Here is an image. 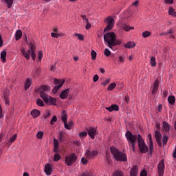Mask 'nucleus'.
<instances>
[{"label":"nucleus","instance_id":"obj_19","mask_svg":"<svg viewBox=\"0 0 176 176\" xmlns=\"http://www.w3.org/2000/svg\"><path fill=\"white\" fill-rule=\"evenodd\" d=\"M105 109H107V111H109V112H112L113 111H119V106H118L117 104H112L109 107H105Z\"/></svg>","mask_w":176,"mask_h":176},{"label":"nucleus","instance_id":"obj_57","mask_svg":"<svg viewBox=\"0 0 176 176\" xmlns=\"http://www.w3.org/2000/svg\"><path fill=\"white\" fill-rule=\"evenodd\" d=\"M138 5H140V1L139 0H136L135 2H133L132 3V6H135V8H137V6H138Z\"/></svg>","mask_w":176,"mask_h":176},{"label":"nucleus","instance_id":"obj_60","mask_svg":"<svg viewBox=\"0 0 176 176\" xmlns=\"http://www.w3.org/2000/svg\"><path fill=\"white\" fill-rule=\"evenodd\" d=\"M86 24H87L85 26L86 30H90V28H91V24H90L89 21L87 22Z\"/></svg>","mask_w":176,"mask_h":176},{"label":"nucleus","instance_id":"obj_30","mask_svg":"<svg viewBox=\"0 0 176 176\" xmlns=\"http://www.w3.org/2000/svg\"><path fill=\"white\" fill-rule=\"evenodd\" d=\"M65 129H67V130H71V127L74 126V122L70 121L69 122L67 123L65 122Z\"/></svg>","mask_w":176,"mask_h":176},{"label":"nucleus","instance_id":"obj_52","mask_svg":"<svg viewBox=\"0 0 176 176\" xmlns=\"http://www.w3.org/2000/svg\"><path fill=\"white\" fill-rule=\"evenodd\" d=\"M164 3H165V5H173L174 0H164Z\"/></svg>","mask_w":176,"mask_h":176},{"label":"nucleus","instance_id":"obj_29","mask_svg":"<svg viewBox=\"0 0 176 176\" xmlns=\"http://www.w3.org/2000/svg\"><path fill=\"white\" fill-rule=\"evenodd\" d=\"M168 101L170 105H174L175 104V97L170 96L168 98Z\"/></svg>","mask_w":176,"mask_h":176},{"label":"nucleus","instance_id":"obj_41","mask_svg":"<svg viewBox=\"0 0 176 176\" xmlns=\"http://www.w3.org/2000/svg\"><path fill=\"white\" fill-rule=\"evenodd\" d=\"M115 87H116V83L115 82L111 83L108 87V90L111 91V90H113Z\"/></svg>","mask_w":176,"mask_h":176},{"label":"nucleus","instance_id":"obj_50","mask_svg":"<svg viewBox=\"0 0 176 176\" xmlns=\"http://www.w3.org/2000/svg\"><path fill=\"white\" fill-rule=\"evenodd\" d=\"M36 104L38 107H43V101L41 99H37L36 100Z\"/></svg>","mask_w":176,"mask_h":176},{"label":"nucleus","instance_id":"obj_32","mask_svg":"<svg viewBox=\"0 0 176 176\" xmlns=\"http://www.w3.org/2000/svg\"><path fill=\"white\" fill-rule=\"evenodd\" d=\"M61 119H62L63 122H64V124H65L67 122V112L65 111H62Z\"/></svg>","mask_w":176,"mask_h":176},{"label":"nucleus","instance_id":"obj_25","mask_svg":"<svg viewBox=\"0 0 176 176\" xmlns=\"http://www.w3.org/2000/svg\"><path fill=\"white\" fill-rule=\"evenodd\" d=\"M65 34L61 32H58V33L52 32L51 36L52 38H59V36H65Z\"/></svg>","mask_w":176,"mask_h":176},{"label":"nucleus","instance_id":"obj_1","mask_svg":"<svg viewBox=\"0 0 176 176\" xmlns=\"http://www.w3.org/2000/svg\"><path fill=\"white\" fill-rule=\"evenodd\" d=\"M126 138L128 141V144L132 148L133 152H135V144L138 142V146L142 153H146L148 152V146L145 144V142L141 135H133L130 131H127L125 134Z\"/></svg>","mask_w":176,"mask_h":176},{"label":"nucleus","instance_id":"obj_44","mask_svg":"<svg viewBox=\"0 0 176 176\" xmlns=\"http://www.w3.org/2000/svg\"><path fill=\"white\" fill-rule=\"evenodd\" d=\"M91 55L92 60H96L97 58V52L94 50H91Z\"/></svg>","mask_w":176,"mask_h":176},{"label":"nucleus","instance_id":"obj_16","mask_svg":"<svg viewBox=\"0 0 176 176\" xmlns=\"http://www.w3.org/2000/svg\"><path fill=\"white\" fill-rule=\"evenodd\" d=\"M138 175V167L134 165L130 170V176H137Z\"/></svg>","mask_w":176,"mask_h":176},{"label":"nucleus","instance_id":"obj_63","mask_svg":"<svg viewBox=\"0 0 176 176\" xmlns=\"http://www.w3.org/2000/svg\"><path fill=\"white\" fill-rule=\"evenodd\" d=\"M167 96H168V91L164 90V92H163L162 96L166 98V97H167Z\"/></svg>","mask_w":176,"mask_h":176},{"label":"nucleus","instance_id":"obj_40","mask_svg":"<svg viewBox=\"0 0 176 176\" xmlns=\"http://www.w3.org/2000/svg\"><path fill=\"white\" fill-rule=\"evenodd\" d=\"M151 33L149 31H145V32H142L143 38H148V37L151 36Z\"/></svg>","mask_w":176,"mask_h":176},{"label":"nucleus","instance_id":"obj_54","mask_svg":"<svg viewBox=\"0 0 176 176\" xmlns=\"http://www.w3.org/2000/svg\"><path fill=\"white\" fill-rule=\"evenodd\" d=\"M58 138H59V141L62 142L63 139L64 138V133L63 132H60Z\"/></svg>","mask_w":176,"mask_h":176},{"label":"nucleus","instance_id":"obj_28","mask_svg":"<svg viewBox=\"0 0 176 176\" xmlns=\"http://www.w3.org/2000/svg\"><path fill=\"white\" fill-rule=\"evenodd\" d=\"M163 129L166 132L170 131V124L166 121L163 122Z\"/></svg>","mask_w":176,"mask_h":176},{"label":"nucleus","instance_id":"obj_6","mask_svg":"<svg viewBox=\"0 0 176 176\" xmlns=\"http://www.w3.org/2000/svg\"><path fill=\"white\" fill-rule=\"evenodd\" d=\"M76 160H78V156H76V154L72 153L65 157V162L67 166H70L73 165L74 163L76 162Z\"/></svg>","mask_w":176,"mask_h":176},{"label":"nucleus","instance_id":"obj_23","mask_svg":"<svg viewBox=\"0 0 176 176\" xmlns=\"http://www.w3.org/2000/svg\"><path fill=\"white\" fill-rule=\"evenodd\" d=\"M32 84V80L31 78H28L25 82V89L27 90L30 89Z\"/></svg>","mask_w":176,"mask_h":176},{"label":"nucleus","instance_id":"obj_24","mask_svg":"<svg viewBox=\"0 0 176 176\" xmlns=\"http://www.w3.org/2000/svg\"><path fill=\"white\" fill-rule=\"evenodd\" d=\"M4 3H6L7 7L8 9H10L12 6H13V2H14V0H2Z\"/></svg>","mask_w":176,"mask_h":176},{"label":"nucleus","instance_id":"obj_4","mask_svg":"<svg viewBox=\"0 0 176 176\" xmlns=\"http://www.w3.org/2000/svg\"><path fill=\"white\" fill-rule=\"evenodd\" d=\"M110 151L117 162H127V155H126V153H122L117 148L111 147Z\"/></svg>","mask_w":176,"mask_h":176},{"label":"nucleus","instance_id":"obj_18","mask_svg":"<svg viewBox=\"0 0 176 176\" xmlns=\"http://www.w3.org/2000/svg\"><path fill=\"white\" fill-rule=\"evenodd\" d=\"M120 28H122V30L126 32H129L131 30H134V27L127 25L126 23H121Z\"/></svg>","mask_w":176,"mask_h":176},{"label":"nucleus","instance_id":"obj_8","mask_svg":"<svg viewBox=\"0 0 176 176\" xmlns=\"http://www.w3.org/2000/svg\"><path fill=\"white\" fill-rule=\"evenodd\" d=\"M65 82V80H59L57 78L54 79V85H58L55 86L53 89L54 94H56V93H57V91H58L60 88H61L63 87V85H64Z\"/></svg>","mask_w":176,"mask_h":176},{"label":"nucleus","instance_id":"obj_7","mask_svg":"<svg viewBox=\"0 0 176 176\" xmlns=\"http://www.w3.org/2000/svg\"><path fill=\"white\" fill-rule=\"evenodd\" d=\"M104 22L107 23V27L104 29V32H107V31H111L113 28V25H115V20L112 16H108L104 19Z\"/></svg>","mask_w":176,"mask_h":176},{"label":"nucleus","instance_id":"obj_56","mask_svg":"<svg viewBox=\"0 0 176 176\" xmlns=\"http://www.w3.org/2000/svg\"><path fill=\"white\" fill-rule=\"evenodd\" d=\"M80 16L82 17L85 23H89V19H87V17H86V15H81Z\"/></svg>","mask_w":176,"mask_h":176},{"label":"nucleus","instance_id":"obj_26","mask_svg":"<svg viewBox=\"0 0 176 176\" xmlns=\"http://www.w3.org/2000/svg\"><path fill=\"white\" fill-rule=\"evenodd\" d=\"M21 36H23V32L20 30H17L15 33L16 41H19V39H21Z\"/></svg>","mask_w":176,"mask_h":176},{"label":"nucleus","instance_id":"obj_27","mask_svg":"<svg viewBox=\"0 0 176 176\" xmlns=\"http://www.w3.org/2000/svg\"><path fill=\"white\" fill-rule=\"evenodd\" d=\"M168 14H169V16H173V17H176V12H175V10L173 7L169 8Z\"/></svg>","mask_w":176,"mask_h":176},{"label":"nucleus","instance_id":"obj_21","mask_svg":"<svg viewBox=\"0 0 176 176\" xmlns=\"http://www.w3.org/2000/svg\"><path fill=\"white\" fill-rule=\"evenodd\" d=\"M135 43L129 41L126 43V44H124V47H126V49H133V47H135Z\"/></svg>","mask_w":176,"mask_h":176},{"label":"nucleus","instance_id":"obj_49","mask_svg":"<svg viewBox=\"0 0 176 176\" xmlns=\"http://www.w3.org/2000/svg\"><path fill=\"white\" fill-rule=\"evenodd\" d=\"M38 61H42V58H43V52L42 51H39L38 53Z\"/></svg>","mask_w":176,"mask_h":176},{"label":"nucleus","instance_id":"obj_20","mask_svg":"<svg viewBox=\"0 0 176 176\" xmlns=\"http://www.w3.org/2000/svg\"><path fill=\"white\" fill-rule=\"evenodd\" d=\"M31 115L34 119H36L41 115V111L38 109H34L31 111Z\"/></svg>","mask_w":176,"mask_h":176},{"label":"nucleus","instance_id":"obj_59","mask_svg":"<svg viewBox=\"0 0 176 176\" xmlns=\"http://www.w3.org/2000/svg\"><path fill=\"white\" fill-rule=\"evenodd\" d=\"M98 79H100V77L98 76V75L96 74L94 78H93V80L94 82H98Z\"/></svg>","mask_w":176,"mask_h":176},{"label":"nucleus","instance_id":"obj_64","mask_svg":"<svg viewBox=\"0 0 176 176\" xmlns=\"http://www.w3.org/2000/svg\"><path fill=\"white\" fill-rule=\"evenodd\" d=\"M50 69L54 72V71H56V63L54 65H52L50 67Z\"/></svg>","mask_w":176,"mask_h":176},{"label":"nucleus","instance_id":"obj_58","mask_svg":"<svg viewBox=\"0 0 176 176\" xmlns=\"http://www.w3.org/2000/svg\"><path fill=\"white\" fill-rule=\"evenodd\" d=\"M3 111H2V107L0 105V119H3Z\"/></svg>","mask_w":176,"mask_h":176},{"label":"nucleus","instance_id":"obj_10","mask_svg":"<svg viewBox=\"0 0 176 176\" xmlns=\"http://www.w3.org/2000/svg\"><path fill=\"white\" fill-rule=\"evenodd\" d=\"M86 130L88 133V135L90 136V138H91V140H94L96 135H97V130L96 128L89 127L87 128Z\"/></svg>","mask_w":176,"mask_h":176},{"label":"nucleus","instance_id":"obj_51","mask_svg":"<svg viewBox=\"0 0 176 176\" xmlns=\"http://www.w3.org/2000/svg\"><path fill=\"white\" fill-rule=\"evenodd\" d=\"M168 141V137H167V136H166V135H164V138H163V140H162L163 145H166Z\"/></svg>","mask_w":176,"mask_h":176},{"label":"nucleus","instance_id":"obj_22","mask_svg":"<svg viewBox=\"0 0 176 176\" xmlns=\"http://www.w3.org/2000/svg\"><path fill=\"white\" fill-rule=\"evenodd\" d=\"M122 44V40L118 38L116 39V37L115 38V40L113 41V44H111L110 49H113V46H118L119 45Z\"/></svg>","mask_w":176,"mask_h":176},{"label":"nucleus","instance_id":"obj_14","mask_svg":"<svg viewBox=\"0 0 176 176\" xmlns=\"http://www.w3.org/2000/svg\"><path fill=\"white\" fill-rule=\"evenodd\" d=\"M68 94H69V88L63 90L60 93V98H61V100H65V98H67V97H68Z\"/></svg>","mask_w":176,"mask_h":176},{"label":"nucleus","instance_id":"obj_61","mask_svg":"<svg viewBox=\"0 0 176 176\" xmlns=\"http://www.w3.org/2000/svg\"><path fill=\"white\" fill-rule=\"evenodd\" d=\"M87 160L85 157H82L81 159V163H82V164H87Z\"/></svg>","mask_w":176,"mask_h":176},{"label":"nucleus","instance_id":"obj_5","mask_svg":"<svg viewBox=\"0 0 176 176\" xmlns=\"http://www.w3.org/2000/svg\"><path fill=\"white\" fill-rule=\"evenodd\" d=\"M115 38H116V34L113 32L104 34V41L107 43L109 48L112 46V44H113Z\"/></svg>","mask_w":176,"mask_h":176},{"label":"nucleus","instance_id":"obj_37","mask_svg":"<svg viewBox=\"0 0 176 176\" xmlns=\"http://www.w3.org/2000/svg\"><path fill=\"white\" fill-rule=\"evenodd\" d=\"M113 176H124V175L123 174V172H122V170H116L113 173Z\"/></svg>","mask_w":176,"mask_h":176},{"label":"nucleus","instance_id":"obj_3","mask_svg":"<svg viewBox=\"0 0 176 176\" xmlns=\"http://www.w3.org/2000/svg\"><path fill=\"white\" fill-rule=\"evenodd\" d=\"M25 39L29 46V50L28 51H25V48L23 47L21 49V52L23 57L26 58V60H30V58L32 57V60L35 61V58H36V53L35 52V50H36V47L35 46V44L34 43H28V41H27V36H25Z\"/></svg>","mask_w":176,"mask_h":176},{"label":"nucleus","instance_id":"obj_38","mask_svg":"<svg viewBox=\"0 0 176 176\" xmlns=\"http://www.w3.org/2000/svg\"><path fill=\"white\" fill-rule=\"evenodd\" d=\"M151 67H156V58H155L154 56H152L151 58Z\"/></svg>","mask_w":176,"mask_h":176},{"label":"nucleus","instance_id":"obj_36","mask_svg":"<svg viewBox=\"0 0 176 176\" xmlns=\"http://www.w3.org/2000/svg\"><path fill=\"white\" fill-rule=\"evenodd\" d=\"M43 131H39L36 134V138L38 140H42V138H43Z\"/></svg>","mask_w":176,"mask_h":176},{"label":"nucleus","instance_id":"obj_12","mask_svg":"<svg viewBox=\"0 0 176 176\" xmlns=\"http://www.w3.org/2000/svg\"><path fill=\"white\" fill-rule=\"evenodd\" d=\"M96 155H97V151H90V150H87L85 153V156L87 159H92Z\"/></svg>","mask_w":176,"mask_h":176},{"label":"nucleus","instance_id":"obj_31","mask_svg":"<svg viewBox=\"0 0 176 176\" xmlns=\"http://www.w3.org/2000/svg\"><path fill=\"white\" fill-rule=\"evenodd\" d=\"M1 58L2 63H6V51L1 52Z\"/></svg>","mask_w":176,"mask_h":176},{"label":"nucleus","instance_id":"obj_53","mask_svg":"<svg viewBox=\"0 0 176 176\" xmlns=\"http://www.w3.org/2000/svg\"><path fill=\"white\" fill-rule=\"evenodd\" d=\"M80 176H93V174H91V173H89V171H86Z\"/></svg>","mask_w":176,"mask_h":176},{"label":"nucleus","instance_id":"obj_17","mask_svg":"<svg viewBox=\"0 0 176 176\" xmlns=\"http://www.w3.org/2000/svg\"><path fill=\"white\" fill-rule=\"evenodd\" d=\"M148 138L149 141L150 154L152 155V152H153V141H152V135L151 133L148 134Z\"/></svg>","mask_w":176,"mask_h":176},{"label":"nucleus","instance_id":"obj_46","mask_svg":"<svg viewBox=\"0 0 176 176\" xmlns=\"http://www.w3.org/2000/svg\"><path fill=\"white\" fill-rule=\"evenodd\" d=\"M8 94L5 93L3 96L4 101L7 105H9V98Z\"/></svg>","mask_w":176,"mask_h":176},{"label":"nucleus","instance_id":"obj_42","mask_svg":"<svg viewBox=\"0 0 176 176\" xmlns=\"http://www.w3.org/2000/svg\"><path fill=\"white\" fill-rule=\"evenodd\" d=\"M78 137L82 140V138H85V137H87V132L83 131L79 133Z\"/></svg>","mask_w":176,"mask_h":176},{"label":"nucleus","instance_id":"obj_33","mask_svg":"<svg viewBox=\"0 0 176 176\" xmlns=\"http://www.w3.org/2000/svg\"><path fill=\"white\" fill-rule=\"evenodd\" d=\"M39 75H41V67H37L34 70V74H33V76H34V78H36L39 76Z\"/></svg>","mask_w":176,"mask_h":176},{"label":"nucleus","instance_id":"obj_34","mask_svg":"<svg viewBox=\"0 0 176 176\" xmlns=\"http://www.w3.org/2000/svg\"><path fill=\"white\" fill-rule=\"evenodd\" d=\"M60 159H61V155H60V154H58V152L55 153V154L54 155V161L58 162V160H60Z\"/></svg>","mask_w":176,"mask_h":176},{"label":"nucleus","instance_id":"obj_35","mask_svg":"<svg viewBox=\"0 0 176 176\" xmlns=\"http://www.w3.org/2000/svg\"><path fill=\"white\" fill-rule=\"evenodd\" d=\"M17 139V134H14L12 137L10 138V139L8 141L9 144H13L14 142V140Z\"/></svg>","mask_w":176,"mask_h":176},{"label":"nucleus","instance_id":"obj_9","mask_svg":"<svg viewBox=\"0 0 176 176\" xmlns=\"http://www.w3.org/2000/svg\"><path fill=\"white\" fill-rule=\"evenodd\" d=\"M164 160H161L158 164V175L163 176L164 175Z\"/></svg>","mask_w":176,"mask_h":176},{"label":"nucleus","instance_id":"obj_47","mask_svg":"<svg viewBox=\"0 0 176 176\" xmlns=\"http://www.w3.org/2000/svg\"><path fill=\"white\" fill-rule=\"evenodd\" d=\"M111 54H112V52H111V51L108 48H106L104 50V56H106V57H109Z\"/></svg>","mask_w":176,"mask_h":176},{"label":"nucleus","instance_id":"obj_39","mask_svg":"<svg viewBox=\"0 0 176 176\" xmlns=\"http://www.w3.org/2000/svg\"><path fill=\"white\" fill-rule=\"evenodd\" d=\"M74 36H77L78 39H79L80 41L85 40V36H83V34H80L79 33H76V34H74Z\"/></svg>","mask_w":176,"mask_h":176},{"label":"nucleus","instance_id":"obj_55","mask_svg":"<svg viewBox=\"0 0 176 176\" xmlns=\"http://www.w3.org/2000/svg\"><path fill=\"white\" fill-rule=\"evenodd\" d=\"M110 82H111V79L110 78H107V80H104V82H103L102 83V85H103V86H107V85L110 83Z\"/></svg>","mask_w":176,"mask_h":176},{"label":"nucleus","instance_id":"obj_48","mask_svg":"<svg viewBox=\"0 0 176 176\" xmlns=\"http://www.w3.org/2000/svg\"><path fill=\"white\" fill-rule=\"evenodd\" d=\"M56 122H57V116H54L50 121V124L53 126Z\"/></svg>","mask_w":176,"mask_h":176},{"label":"nucleus","instance_id":"obj_62","mask_svg":"<svg viewBox=\"0 0 176 176\" xmlns=\"http://www.w3.org/2000/svg\"><path fill=\"white\" fill-rule=\"evenodd\" d=\"M148 174V173L146 172V170H143L141 173H140V176H146Z\"/></svg>","mask_w":176,"mask_h":176},{"label":"nucleus","instance_id":"obj_15","mask_svg":"<svg viewBox=\"0 0 176 176\" xmlns=\"http://www.w3.org/2000/svg\"><path fill=\"white\" fill-rule=\"evenodd\" d=\"M60 143L58 142V140L57 139H54V152L55 153H57V152H60Z\"/></svg>","mask_w":176,"mask_h":176},{"label":"nucleus","instance_id":"obj_2","mask_svg":"<svg viewBox=\"0 0 176 176\" xmlns=\"http://www.w3.org/2000/svg\"><path fill=\"white\" fill-rule=\"evenodd\" d=\"M36 91L40 93V97L43 100L47 105H56V98H53L47 93L50 91V87L47 85H43L38 88Z\"/></svg>","mask_w":176,"mask_h":176},{"label":"nucleus","instance_id":"obj_45","mask_svg":"<svg viewBox=\"0 0 176 176\" xmlns=\"http://www.w3.org/2000/svg\"><path fill=\"white\" fill-rule=\"evenodd\" d=\"M50 115H52V113H50V111L47 110L43 115V118L47 119V118H49Z\"/></svg>","mask_w":176,"mask_h":176},{"label":"nucleus","instance_id":"obj_11","mask_svg":"<svg viewBox=\"0 0 176 176\" xmlns=\"http://www.w3.org/2000/svg\"><path fill=\"white\" fill-rule=\"evenodd\" d=\"M44 171L47 175H52V173L53 171V168L52 166V164H45Z\"/></svg>","mask_w":176,"mask_h":176},{"label":"nucleus","instance_id":"obj_43","mask_svg":"<svg viewBox=\"0 0 176 176\" xmlns=\"http://www.w3.org/2000/svg\"><path fill=\"white\" fill-rule=\"evenodd\" d=\"M155 140H160V138H162V134L159 131H155Z\"/></svg>","mask_w":176,"mask_h":176},{"label":"nucleus","instance_id":"obj_13","mask_svg":"<svg viewBox=\"0 0 176 176\" xmlns=\"http://www.w3.org/2000/svg\"><path fill=\"white\" fill-rule=\"evenodd\" d=\"M159 85H160L159 80H155L153 85L152 94L155 95L156 94V93H157V91L159 90Z\"/></svg>","mask_w":176,"mask_h":176}]
</instances>
